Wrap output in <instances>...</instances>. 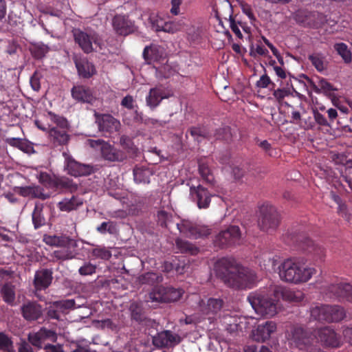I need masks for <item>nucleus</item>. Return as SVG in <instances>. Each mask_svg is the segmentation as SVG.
Wrapping results in <instances>:
<instances>
[{"label": "nucleus", "instance_id": "393cba45", "mask_svg": "<svg viewBox=\"0 0 352 352\" xmlns=\"http://www.w3.org/2000/svg\"><path fill=\"white\" fill-rule=\"evenodd\" d=\"M21 314L27 321H34L43 315L42 306L35 301H28L21 307Z\"/></svg>", "mask_w": 352, "mask_h": 352}, {"label": "nucleus", "instance_id": "052dcab7", "mask_svg": "<svg viewBox=\"0 0 352 352\" xmlns=\"http://www.w3.org/2000/svg\"><path fill=\"white\" fill-rule=\"evenodd\" d=\"M14 344L12 339L4 332H0V351L8 349Z\"/></svg>", "mask_w": 352, "mask_h": 352}, {"label": "nucleus", "instance_id": "4be33fe9", "mask_svg": "<svg viewBox=\"0 0 352 352\" xmlns=\"http://www.w3.org/2000/svg\"><path fill=\"white\" fill-rule=\"evenodd\" d=\"M190 194L194 201H196L199 208H207L209 207L211 201V194L208 190L201 185L191 186Z\"/></svg>", "mask_w": 352, "mask_h": 352}, {"label": "nucleus", "instance_id": "680f3d73", "mask_svg": "<svg viewBox=\"0 0 352 352\" xmlns=\"http://www.w3.org/2000/svg\"><path fill=\"white\" fill-rule=\"evenodd\" d=\"M149 21L151 24V28L155 32H160L162 30L163 25L164 23V19L158 17L157 16H151L149 17Z\"/></svg>", "mask_w": 352, "mask_h": 352}, {"label": "nucleus", "instance_id": "e433bc0d", "mask_svg": "<svg viewBox=\"0 0 352 352\" xmlns=\"http://www.w3.org/2000/svg\"><path fill=\"white\" fill-rule=\"evenodd\" d=\"M56 190H68L71 192L76 191L78 186L74 184L72 179L67 177H55L54 187Z\"/></svg>", "mask_w": 352, "mask_h": 352}, {"label": "nucleus", "instance_id": "4468645a", "mask_svg": "<svg viewBox=\"0 0 352 352\" xmlns=\"http://www.w3.org/2000/svg\"><path fill=\"white\" fill-rule=\"evenodd\" d=\"M327 294L340 301L346 300L352 303V285L349 283L336 280L327 287Z\"/></svg>", "mask_w": 352, "mask_h": 352}, {"label": "nucleus", "instance_id": "412c9836", "mask_svg": "<svg viewBox=\"0 0 352 352\" xmlns=\"http://www.w3.org/2000/svg\"><path fill=\"white\" fill-rule=\"evenodd\" d=\"M173 95L170 90L162 86L151 88L146 97V104L151 109L156 108L163 99L168 98Z\"/></svg>", "mask_w": 352, "mask_h": 352}, {"label": "nucleus", "instance_id": "aec40b11", "mask_svg": "<svg viewBox=\"0 0 352 352\" xmlns=\"http://www.w3.org/2000/svg\"><path fill=\"white\" fill-rule=\"evenodd\" d=\"M56 333L54 331L44 327L34 334L28 335V341L31 344L40 349L44 348V346L47 344H45L47 340L56 342Z\"/></svg>", "mask_w": 352, "mask_h": 352}, {"label": "nucleus", "instance_id": "f704fd0d", "mask_svg": "<svg viewBox=\"0 0 352 352\" xmlns=\"http://www.w3.org/2000/svg\"><path fill=\"white\" fill-rule=\"evenodd\" d=\"M152 175V170L147 168L136 167L133 170V178L136 184H149Z\"/></svg>", "mask_w": 352, "mask_h": 352}, {"label": "nucleus", "instance_id": "6ab92c4d", "mask_svg": "<svg viewBox=\"0 0 352 352\" xmlns=\"http://www.w3.org/2000/svg\"><path fill=\"white\" fill-rule=\"evenodd\" d=\"M142 56L148 65L160 63L166 58V52L164 47L151 44L144 47Z\"/></svg>", "mask_w": 352, "mask_h": 352}, {"label": "nucleus", "instance_id": "20e7f679", "mask_svg": "<svg viewBox=\"0 0 352 352\" xmlns=\"http://www.w3.org/2000/svg\"><path fill=\"white\" fill-rule=\"evenodd\" d=\"M265 290L250 294L248 300L255 311L263 316L272 317L278 310V301L269 292Z\"/></svg>", "mask_w": 352, "mask_h": 352}, {"label": "nucleus", "instance_id": "3c124183", "mask_svg": "<svg viewBox=\"0 0 352 352\" xmlns=\"http://www.w3.org/2000/svg\"><path fill=\"white\" fill-rule=\"evenodd\" d=\"M216 139L230 142L232 140V134L230 126H223L216 130L214 134Z\"/></svg>", "mask_w": 352, "mask_h": 352}, {"label": "nucleus", "instance_id": "ea45409f", "mask_svg": "<svg viewBox=\"0 0 352 352\" xmlns=\"http://www.w3.org/2000/svg\"><path fill=\"white\" fill-rule=\"evenodd\" d=\"M75 244L69 245L68 247H60V249L54 250L52 256L56 261H66L74 258V254L72 250V248H74Z\"/></svg>", "mask_w": 352, "mask_h": 352}, {"label": "nucleus", "instance_id": "c03bdc74", "mask_svg": "<svg viewBox=\"0 0 352 352\" xmlns=\"http://www.w3.org/2000/svg\"><path fill=\"white\" fill-rule=\"evenodd\" d=\"M6 142L9 145L17 148L25 153H28L32 148L28 142L21 138H7Z\"/></svg>", "mask_w": 352, "mask_h": 352}, {"label": "nucleus", "instance_id": "4c0bfd02", "mask_svg": "<svg viewBox=\"0 0 352 352\" xmlns=\"http://www.w3.org/2000/svg\"><path fill=\"white\" fill-rule=\"evenodd\" d=\"M0 292L6 303L11 306L14 305L16 294L14 285L6 283L2 286Z\"/></svg>", "mask_w": 352, "mask_h": 352}, {"label": "nucleus", "instance_id": "603ef678", "mask_svg": "<svg viewBox=\"0 0 352 352\" xmlns=\"http://www.w3.org/2000/svg\"><path fill=\"white\" fill-rule=\"evenodd\" d=\"M315 125L318 124L320 126L330 127V122L325 117V115L319 112V109H312Z\"/></svg>", "mask_w": 352, "mask_h": 352}, {"label": "nucleus", "instance_id": "a19ab883", "mask_svg": "<svg viewBox=\"0 0 352 352\" xmlns=\"http://www.w3.org/2000/svg\"><path fill=\"white\" fill-rule=\"evenodd\" d=\"M50 51L48 45L43 43H38L33 44L30 47V52L32 56L36 59H41L45 56V55Z\"/></svg>", "mask_w": 352, "mask_h": 352}, {"label": "nucleus", "instance_id": "c85d7f7f", "mask_svg": "<svg viewBox=\"0 0 352 352\" xmlns=\"http://www.w3.org/2000/svg\"><path fill=\"white\" fill-rule=\"evenodd\" d=\"M43 241L52 247H68L75 244V241L65 234L56 235L45 234L43 236Z\"/></svg>", "mask_w": 352, "mask_h": 352}, {"label": "nucleus", "instance_id": "dca6fc26", "mask_svg": "<svg viewBox=\"0 0 352 352\" xmlns=\"http://www.w3.org/2000/svg\"><path fill=\"white\" fill-rule=\"evenodd\" d=\"M65 168L67 173L74 177L87 176L97 170V168L90 165L80 163L72 157L65 159Z\"/></svg>", "mask_w": 352, "mask_h": 352}, {"label": "nucleus", "instance_id": "a878e982", "mask_svg": "<svg viewBox=\"0 0 352 352\" xmlns=\"http://www.w3.org/2000/svg\"><path fill=\"white\" fill-rule=\"evenodd\" d=\"M276 330V324L273 321H266L260 324L253 331V338L257 342H265Z\"/></svg>", "mask_w": 352, "mask_h": 352}, {"label": "nucleus", "instance_id": "7c9ffc66", "mask_svg": "<svg viewBox=\"0 0 352 352\" xmlns=\"http://www.w3.org/2000/svg\"><path fill=\"white\" fill-rule=\"evenodd\" d=\"M74 40L84 52L88 54L93 51L92 38L87 33L80 30L74 31Z\"/></svg>", "mask_w": 352, "mask_h": 352}, {"label": "nucleus", "instance_id": "9d476101", "mask_svg": "<svg viewBox=\"0 0 352 352\" xmlns=\"http://www.w3.org/2000/svg\"><path fill=\"white\" fill-rule=\"evenodd\" d=\"M241 231L238 226H230L226 230L220 232L214 239V246L221 249L240 244Z\"/></svg>", "mask_w": 352, "mask_h": 352}, {"label": "nucleus", "instance_id": "f03ea898", "mask_svg": "<svg viewBox=\"0 0 352 352\" xmlns=\"http://www.w3.org/2000/svg\"><path fill=\"white\" fill-rule=\"evenodd\" d=\"M316 272V268L307 265L306 260L300 257L286 258L278 267L280 279L294 285L307 283Z\"/></svg>", "mask_w": 352, "mask_h": 352}, {"label": "nucleus", "instance_id": "423d86ee", "mask_svg": "<svg viewBox=\"0 0 352 352\" xmlns=\"http://www.w3.org/2000/svg\"><path fill=\"white\" fill-rule=\"evenodd\" d=\"M310 313L312 318L320 322H339L346 316L344 309L340 305H316L311 309Z\"/></svg>", "mask_w": 352, "mask_h": 352}, {"label": "nucleus", "instance_id": "f257e3e1", "mask_svg": "<svg viewBox=\"0 0 352 352\" xmlns=\"http://www.w3.org/2000/svg\"><path fill=\"white\" fill-rule=\"evenodd\" d=\"M217 276L228 287L243 289L253 280L254 274L232 257L219 258L214 264Z\"/></svg>", "mask_w": 352, "mask_h": 352}, {"label": "nucleus", "instance_id": "5fc2aeb1", "mask_svg": "<svg viewBox=\"0 0 352 352\" xmlns=\"http://www.w3.org/2000/svg\"><path fill=\"white\" fill-rule=\"evenodd\" d=\"M96 265L92 264L90 262H85L84 264L78 269V273L80 275L85 276H91L96 273Z\"/></svg>", "mask_w": 352, "mask_h": 352}, {"label": "nucleus", "instance_id": "c9c22d12", "mask_svg": "<svg viewBox=\"0 0 352 352\" xmlns=\"http://www.w3.org/2000/svg\"><path fill=\"white\" fill-rule=\"evenodd\" d=\"M82 201L76 196H72L70 199H64L58 204L60 210L63 212H70L76 210L79 206L82 205Z\"/></svg>", "mask_w": 352, "mask_h": 352}, {"label": "nucleus", "instance_id": "bb28decb", "mask_svg": "<svg viewBox=\"0 0 352 352\" xmlns=\"http://www.w3.org/2000/svg\"><path fill=\"white\" fill-rule=\"evenodd\" d=\"M50 269L37 270L34 274V285L36 290H45L52 284L53 276Z\"/></svg>", "mask_w": 352, "mask_h": 352}, {"label": "nucleus", "instance_id": "49530a36", "mask_svg": "<svg viewBox=\"0 0 352 352\" xmlns=\"http://www.w3.org/2000/svg\"><path fill=\"white\" fill-rule=\"evenodd\" d=\"M308 59L318 72H322L326 69L324 56L319 53L313 54L308 56Z\"/></svg>", "mask_w": 352, "mask_h": 352}, {"label": "nucleus", "instance_id": "0eeeda50", "mask_svg": "<svg viewBox=\"0 0 352 352\" xmlns=\"http://www.w3.org/2000/svg\"><path fill=\"white\" fill-rule=\"evenodd\" d=\"M89 146L93 148H99L101 157L110 162H121L126 158L124 151L116 148L103 140H88Z\"/></svg>", "mask_w": 352, "mask_h": 352}, {"label": "nucleus", "instance_id": "c756f323", "mask_svg": "<svg viewBox=\"0 0 352 352\" xmlns=\"http://www.w3.org/2000/svg\"><path fill=\"white\" fill-rule=\"evenodd\" d=\"M223 303L221 298H210L206 304L201 305V310L204 314L208 316L209 319L213 318L221 310Z\"/></svg>", "mask_w": 352, "mask_h": 352}, {"label": "nucleus", "instance_id": "6e6d98bb", "mask_svg": "<svg viewBox=\"0 0 352 352\" xmlns=\"http://www.w3.org/2000/svg\"><path fill=\"white\" fill-rule=\"evenodd\" d=\"M96 230L102 234H104L107 232L114 234L116 232V225L113 221L102 222L96 228Z\"/></svg>", "mask_w": 352, "mask_h": 352}, {"label": "nucleus", "instance_id": "bf43d9fd", "mask_svg": "<svg viewBox=\"0 0 352 352\" xmlns=\"http://www.w3.org/2000/svg\"><path fill=\"white\" fill-rule=\"evenodd\" d=\"M171 217V214L164 210H160L157 212V223L160 226L166 228Z\"/></svg>", "mask_w": 352, "mask_h": 352}, {"label": "nucleus", "instance_id": "a18cd8bd", "mask_svg": "<svg viewBox=\"0 0 352 352\" xmlns=\"http://www.w3.org/2000/svg\"><path fill=\"white\" fill-rule=\"evenodd\" d=\"M334 49L338 54L342 58L344 62L349 64L352 60V55L347 45L344 43H336Z\"/></svg>", "mask_w": 352, "mask_h": 352}, {"label": "nucleus", "instance_id": "13d9d810", "mask_svg": "<svg viewBox=\"0 0 352 352\" xmlns=\"http://www.w3.org/2000/svg\"><path fill=\"white\" fill-rule=\"evenodd\" d=\"M92 254L96 258H99L103 260H108L111 256V253L105 248H94L92 251Z\"/></svg>", "mask_w": 352, "mask_h": 352}, {"label": "nucleus", "instance_id": "f8f14e48", "mask_svg": "<svg viewBox=\"0 0 352 352\" xmlns=\"http://www.w3.org/2000/svg\"><path fill=\"white\" fill-rule=\"evenodd\" d=\"M94 116L98 129L104 136L110 137L112 134L118 131L120 122L113 116L98 113H96Z\"/></svg>", "mask_w": 352, "mask_h": 352}, {"label": "nucleus", "instance_id": "69168bd1", "mask_svg": "<svg viewBox=\"0 0 352 352\" xmlns=\"http://www.w3.org/2000/svg\"><path fill=\"white\" fill-rule=\"evenodd\" d=\"M268 50L261 45H257L256 48L254 47L253 45L250 47V55L256 56V55L267 56L268 54Z\"/></svg>", "mask_w": 352, "mask_h": 352}, {"label": "nucleus", "instance_id": "39448f33", "mask_svg": "<svg viewBox=\"0 0 352 352\" xmlns=\"http://www.w3.org/2000/svg\"><path fill=\"white\" fill-rule=\"evenodd\" d=\"M287 338L292 345L307 352H326L315 344L316 338L311 333L299 326H293L287 333Z\"/></svg>", "mask_w": 352, "mask_h": 352}, {"label": "nucleus", "instance_id": "f3484780", "mask_svg": "<svg viewBox=\"0 0 352 352\" xmlns=\"http://www.w3.org/2000/svg\"><path fill=\"white\" fill-rule=\"evenodd\" d=\"M318 340L326 348H338L342 345V338L329 327L320 328L317 332Z\"/></svg>", "mask_w": 352, "mask_h": 352}, {"label": "nucleus", "instance_id": "7ed1b4c3", "mask_svg": "<svg viewBox=\"0 0 352 352\" xmlns=\"http://www.w3.org/2000/svg\"><path fill=\"white\" fill-rule=\"evenodd\" d=\"M283 241L288 245L294 246L308 255H311L315 261L322 260L325 256L324 249L316 244L300 230L288 231L283 235Z\"/></svg>", "mask_w": 352, "mask_h": 352}, {"label": "nucleus", "instance_id": "774afa93", "mask_svg": "<svg viewBox=\"0 0 352 352\" xmlns=\"http://www.w3.org/2000/svg\"><path fill=\"white\" fill-rule=\"evenodd\" d=\"M291 94V91L289 89H277L274 91L273 95L275 98L280 102L282 101L286 96H288Z\"/></svg>", "mask_w": 352, "mask_h": 352}, {"label": "nucleus", "instance_id": "cd10ccee", "mask_svg": "<svg viewBox=\"0 0 352 352\" xmlns=\"http://www.w3.org/2000/svg\"><path fill=\"white\" fill-rule=\"evenodd\" d=\"M71 94L72 98L80 102L92 104L96 100L91 89L84 85L74 86Z\"/></svg>", "mask_w": 352, "mask_h": 352}, {"label": "nucleus", "instance_id": "0e129e2a", "mask_svg": "<svg viewBox=\"0 0 352 352\" xmlns=\"http://www.w3.org/2000/svg\"><path fill=\"white\" fill-rule=\"evenodd\" d=\"M244 352H272L270 349L264 345L250 344L244 348Z\"/></svg>", "mask_w": 352, "mask_h": 352}, {"label": "nucleus", "instance_id": "2f4dec72", "mask_svg": "<svg viewBox=\"0 0 352 352\" xmlns=\"http://www.w3.org/2000/svg\"><path fill=\"white\" fill-rule=\"evenodd\" d=\"M68 130L58 129V127H51L49 130V135L52 143L56 146L66 145L69 141L70 136L67 133Z\"/></svg>", "mask_w": 352, "mask_h": 352}, {"label": "nucleus", "instance_id": "473e14b6", "mask_svg": "<svg viewBox=\"0 0 352 352\" xmlns=\"http://www.w3.org/2000/svg\"><path fill=\"white\" fill-rule=\"evenodd\" d=\"M75 65L78 75L83 78H89L96 72L95 66L86 58L76 60Z\"/></svg>", "mask_w": 352, "mask_h": 352}, {"label": "nucleus", "instance_id": "1a4fd4ad", "mask_svg": "<svg viewBox=\"0 0 352 352\" xmlns=\"http://www.w3.org/2000/svg\"><path fill=\"white\" fill-rule=\"evenodd\" d=\"M184 290L173 287L162 285L154 287L148 294L147 301L155 302H168L178 300L184 294Z\"/></svg>", "mask_w": 352, "mask_h": 352}, {"label": "nucleus", "instance_id": "ddd939ff", "mask_svg": "<svg viewBox=\"0 0 352 352\" xmlns=\"http://www.w3.org/2000/svg\"><path fill=\"white\" fill-rule=\"evenodd\" d=\"M177 227L180 232L195 239L207 237L211 234V229L208 226L192 223L188 221L177 223Z\"/></svg>", "mask_w": 352, "mask_h": 352}, {"label": "nucleus", "instance_id": "e2e57ef3", "mask_svg": "<svg viewBox=\"0 0 352 352\" xmlns=\"http://www.w3.org/2000/svg\"><path fill=\"white\" fill-rule=\"evenodd\" d=\"M38 180L40 183L50 188L54 187V178H52V177L47 173H41L39 174Z\"/></svg>", "mask_w": 352, "mask_h": 352}, {"label": "nucleus", "instance_id": "09e8293b", "mask_svg": "<svg viewBox=\"0 0 352 352\" xmlns=\"http://www.w3.org/2000/svg\"><path fill=\"white\" fill-rule=\"evenodd\" d=\"M221 321L225 326L227 331L230 332L237 331L238 323L237 318L235 316H232L230 314H225L222 317Z\"/></svg>", "mask_w": 352, "mask_h": 352}, {"label": "nucleus", "instance_id": "2eb2a0df", "mask_svg": "<svg viewBox=\"0 0 352 352\" xmlns=\"http://www.w3.org/2000/svg\"><path fill=\"white\" fill-rule=\"evenodd\" d=\"M327 294L340 301L346 300L352 303V285L349 283L336 280L327 287Z\"/></svg>", "mask_w": 352, "mask_h": 352}, {"label": "nucleus", "instance_id": "79ce46f5", "mask_svg": "<svg viewBox=\"0 0 352 352\" xmlns=\"http://www.w3.org/2000/svg\"><path fill=\"white\" fill-rule=\"evenodd\" d=\"M177 248L182 253H188L195 255L199 252V249L189 241L178 239L176 240Z\"/></svg>", "mask_w": 352, "mask_h": 352}, {"label": "nucleus", "instance_id": "9b49d317", "mask_svg": "<svg viewBox=\"0 0 352 352\" xmlns=\"http://www.w3.org/2000/svg\"><path fill=\"white\" fill-rule=\"evenodd\" d=\"M269 292L276 300L283 299L289 302H300L305 298V294L301 290L292 289L281 285H271Z\"/></svg>", "mask_w": 352, "mask_h": 352}, {"label": "nucleus", "instance_id": "5701e85b", "mask_svg": "<svg viewBox=\"0 0 352 352\" xmlns=\"http://www.w3.org/2000/svg\"><path fill=\"white\" fill-rule=\"evenodd\" d=\"M179 338L170 331H163L153 337V344L157 348L174 346L179 342Z\"/></svg>", "mask_w": 352, "mask_h": 352}, {"label": "nucleus", "instance_id": "6e6552de", "mask_svg": "<svg viewBox=\"0 0 352 352\" xmlns=\"http://www.w3.org/2000/svg\"><path fill=\"white\" fill-rule=\"evenodd\" d=\"M258 223L263 231H274L280 223V215L276 208L269 204L262 205L260 208Z\"/></svg>", "mask_w": 352, "mask_h": 352}, {"label": "nucleus", "instance_id": "b1692460", "mask_svg": "<svg viewBox=\"0 0 352 352\" xmlns=\"http://www.w3.org/2000/svg\"><path fill=\"white\" fill-rule=\"evenodd\" d=\"M116 32L122 36H126L135 31L133 23L124 15H116L112 21Z\"/></svg>", "mask_w": 352, "mask_h": 352}, {"label": "nucleus", "instance_id": "72a5a7b5", "mask_svg": "<svg viewBox=\"0 0 352 352\" xmlns=\"http://www.w3.org/2000/svg\"><path fill=\"white\" fill-rule=\"evenodd\" d=\"M303 77L306 79L312 89L317 94L320 93L321 91L325 94H329L336 90L333 88V86L324 78H320L318 85H316V83L307 76L303 75Z\"/></svg>", "mask_w": 352, "mask_h": 352}, {"label": "nucleus", "instance_id": "a211bd4d", "mask_svg": "<svg viewBox=\"0 0 352 352\" xmlns=\"http://www.w3.org/2000/svg\"><path fill=\"white\" fill-rule=\"evenodd\" d=\"M295 20L304 27L316 28L322 23L323 16L318 12L299 10L295 14Z\"/></svg>", "mask_w": 352, "mask_h": 352}, {"label": "nucleus", "instance_id": "de8ad7c7", "mask_svg": "<svg viewBox=\"0 0 352 352\" xmlns=\"http://www.w3.org/2000/svg\"><path fill=\"white\" fill-rule=\"evenodd\" d=\"M142 284L153 285L162 280V277L157 273L147 272L141 275L139 278Z\"/></svg>", "mask_w": 352, "mask_h": 352}, {"label": "nucleus", "instance_id": "37998d69", "mask_svg": "<svg viewBox=\"0 0 352 352\" xmlns=\"http://www.w3.org/2000/svg\"><path fill=\"white\" fill-rule=\"evenodd\" d=\"M43 208L36 205L32 214V223L35 229H38L45 224V219L43 214Z\"/></svg>", "mask_w": 352, "mask_h": 352}, {"label": "nucleus", "instance_id": "58836bf2", "mask_svg": "<svg viewBox=\"0 0 352 352\" xmlns=\"http://www.w3.org/2000/svg\"><path fill=\"white\" fill-rule=\"evenodd\" d=\"M131 319L142 323L146 321V318L142 305L137 302H133L129 307Z\"/></svg>", "mask_w": 352, "mask_h": 352}, {"label": "nucleus", "instance_id": "338daca9", "mask_svg": "<svg viewBox=\"0 0 352 352\" xmlns=\"http://www.w3.org/2000/svg\"><path fill=\"white\" fill-rule=\"evenodd\" d=\"M256 143L269 156H273L271 144L267 140H260L259 139H256Z\"/></svg>", "mask_w": 352, "mask_h": 352}, {"label": "nucleus", "instance_id": "864d4df0", "mask_svg": "<svg viewBox=\"0 0 352 352\" xmlns=\"http://www.w3.org/2000/svg\"><path fill=\"white\" fill-rule=\"evenodd\" d=\"M199 171L203 179L207 183L212 184L214 181V177L208 166L204 163H199Z\"/></svg>", "mask_w": 352, "mask_h": 352}, {"label": "nucleus", "instance_id": "4d7b16f0", "mask_svg": "<svg viewBox=\"0 0 352 352\" xmlns=\"http://www.w3.org/2000/svg\"><path fill=\"white\" fill-rule=\"evenodd\" d=\"M50 197V195L44 192L43 188L40 186H31L30 198L40 199L45 200Z\"/></svg>", "mask_w": 352, "mask_h": 352}, {"label": "nucleus", "instance_id": "8fccbe9b", "mask_svg": "<svg viewBox=\"0 0 352 352\" xmlns=\"http://www.w3.org/2000/svg\"><path fill=\"white\" fill-rule=\"evenodd\" d=\"M48 115L50 118V120L56 124L55 127H58V129H69V124L65 118L56 115L51 111L48 112Z\"/></svg>", "mask_w": 352, "mask_h": 352}]
</instances>
